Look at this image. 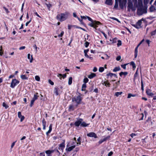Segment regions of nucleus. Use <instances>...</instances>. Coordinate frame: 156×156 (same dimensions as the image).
Here are the masks:
<instances>
[{"label":"nucleus","mask_w":156,"mask_h":156,"mask_svg":"<svg viewBox=\"0 0 156 156\" xmlns=\"http://www.w3.org/2000/svg\"><path fill=\"white\" fill-rule=\"evenodd\" d=\"M69 14V13L68 12L58 14L56 16V18L59 21L62 22L67 18Z\"/></svg>","instance_id":"1"},{"label":"nucleus","mask_w":156,"mask_h":156,"mask_svg":"<svg viewBox=\"0 0 156 156\" xmlns=\"http://www.w3.org/2000/svg\"><path fill=\"white\" fill-rule=\"evenodd\" d=\"M79 95L78 96H75L72 98V102H75L76 105H75L76 107H77L81 103L83 98L81 97V94H79Z\"/></svg>","instance_id":"2"},{"label":"nucleus","mask_w":156,"mask_h":156,"mask_svg":"<svg viewBox=\"0 0 156 156\" xmlns=\"http://www.w3.org/2000/svg\"><path fill=\"white\" fill-rule=\"evenodd\" d=\"M147 13V8L145 6H143L142 5H139V6L137 9V14L139 16L143 14Z\"/></svg>","instance_id":"3"},{"label":"nucleus","mask_w":156,"mask_h":156,"mask_svg":"<svg viewBox=\"0 0 156 156\" xmlns=\"http://www.w3.org/2000/svg\"><path fill=\"white\" fill-rule=\"evenodd\" d=\"M101 24V23L98 21L95 20L93 22H91V23L88 24V25L91 27H93L95 28L96 30L97 27H98V25Z\"/></svg>","instance_id":"4"},{"label":"nucleus","mask_w":156,"mask_h":156,"mask_svg":"<svg viewBox=\"0 0 156 156\" xmlns=\"http://www.w3.org/2000/svg\"><path fill=\"white\" fill-rule=\"evenodd\" d=\"M20 82L16 79H13L11 83L10 87L14 88Z\"/></svg>","instance_id":"5"},{"label":"nucleus","mask_w":156,"mask_h":156,"mask_svg":"<svg viewBox=\"0 0 156 156\" xmlns=\"http://www.w3.org/2000/svg\"><path fill=\"white\" fill-rule=\"evenodd\" d=\"M119 5L121 9H123L124 8V6L125 5L126 2L122 0H119Z\"/></svg>","instance_id":"6"},{"label":"nucleus","mask_w":156,"mask_h":156,"mask_svg":"<svg viewBox=\"0 0 156 156\" xmlns=\"http://www.w3.org/2000/svg\"><path fill=\"white\" fill-rule=\"evenodd\" d=\"M83 121V119L81 118H80L79 119L76 121L74 123V125L76 127H79V126L81 125V122Z\"/></svg>","instance_id":"7"},{"label":"nucleus","mask_w":156,"mask_h":156,"mask_svg":"<svg viewBox=\"0 0 156 156\" xmlns=\"http://www.w3.org/2000/svg\"><path fill=\"white\" fill-rule=\"evenodd\" d=\"M87 136L90 137H94L96 138H97V136L96 134L94 132H90L87 134Z\"/></svg>","instance_id":"8"},{"label":"nucleus","mask_w":156,"mask_h":156,"mask_svg":"<svg viewBox=\"0 0 156 156\" xmlns=\"http://www.w3.org/2000/svg\"><path fill=\"white\" fill-rule=\"evenodd\" d=\"M146 93L149 96L152 97L153 96L154 94L152 93L151 90L150 89H147L146 90Z\"/></svg>","instance_id":"9"},{"label":"nucleus","mask_w":156,"mask_h":156,"mask_svg":"<svg viewBox=\"0 0 156 156\" xmlns=\"http://www.w3.org/2000/svg\"><path fill=\"white\" fill-rule=\"evenodd\" d=\"M128 5L127 6L128 11H129L130 9H132L133 8V4L131 1H128Z\"/></svg>","instance_id":"10"},{"label":"nucleus","mask_w":156,"mask_h":156,"mask_svg":"<svg viewBox=\"0 0 156 156\" xmlns=\"http://www.w3.org/2000/svg\"><path fill=\"white\" fill-rule=\"evenodd\" d=\"M63 142L62 143L60 144L59 145V147H58V149L60 150L61 149L62 150H63L65 147V140H63Z\"/></svg>","instance_id":"11"},{"label":"nucleus","mask_w":156,"mask_h":156,"mask_svg":"<svg viewBox=\"0 0 156 156\" xmlns=\"http://www.w3.org/2000/svg\"><path fill=\"white\" fill-rule=\"evenodd\" d=\"M42 125L43 126V129L44 130H45L46 129V122L45 120V119L44 118H43L42 121Z\"/></svg>","instance_id":"12"},{"label":"nucleus","mask_w":156,"mask_h":156,"mask_svg":"<svg viewBox=\"0 0 156 156\" xmlns=\"http://www.w3.org/2000/svg\"><path fill=\"white\" fill-rule=\"evenodd\" d=\"M66 74H62L58 73L57 75V76L59 77L60 79L61 80L62 78V77L63 79H64L66 77Z\"/></svg>","instance_id":"13"},{"label":"nucleus","mask_w":156,"mask_h":156,"mask_svg":"<svg viewBox=\"0 0 156 156\" xmlns=\"http://www.w3.org/2000/svg\"><path fill=\"white\" fill-rule=\"evenodd\" d=\"M105 3L107 5H111L113 3L112 0H106Z\"/></svg>","instance_id":"14"},{"label":"nucleus","mask_w":156,"mask_h":156,"mask_svg":"<svg viewBox=\"0 0 156 156\" xmlns=\"http://www.w3.org/2000/svg\"><path fill=\"white\" fill-rule=\"evenodd\" d=\"M106 76H110L111 77H112V76H114V77L117 78V75L115 73H108Z\"/></svg>","instance_id":"15"},{"label":"nucleus","mask_w":156,"mask_h":156,"mask_svg":"<svg viewBox=\"0 0 156 156\" xmlns=\"http://www.w3.org/2000/svg\"><path fill=\"white\" fill-rule=\"evenodd\" d=\"M75 145H73L71 147H68V148H66V150L69 152L73 150V149L75 148Z\"/></svg>","instance_id":"16"},{"label":"nucleus","mask_w":156,"mask_h":156,"mask_svg":"<svg viewBox=\"0 0 156 156\" xmlns=\"http://www.w3.org/2000/svg\"><path fill=\"white\" fill-rule=\"evenodd\" d=\"M90 124L89 123L87 124L84 122H81V126L83 127H86L88 126Z\"/></svg>","instance_id":"17"},{"label":"nucleus","mask_w":156,"mask_h":156,"mask_svg":"<svg viewBox=\"0 0 156 156\" xmlns=\"http://www.w3.org/2000/svg\"><path fill=\"white\" fill-rule=\"evenodd\" d=\"M96 76V75L94 73H92L90 74L88 76V78L90 79H91L95 77Z\"/></svg>","instance_id":"18"},{"label":"nucleus","mask_w":156,"mask_h":156,"mask_svg":"<svg viewBox=\"0 0 156 156\" xmlns=\"http://www.w3.org/2000/svg\"><path fill=\"white\" fill-rule=\"evenodd\" d=\"M74 109V106L73 105H70L69 106V111H73Z\"/></svg>","instance_id":"19"},{"label":"nucleus","mask_w":156,"mask_h":156,"mask_svg":"<svg viewBox=\"0 0 156 156\" xmlns=\"http://www.w3.org/2000/svg\"><path fill=\"white\" fill-rule=\"evenodd\" d=\"M58 88L57 87H56L54 88V93L56 95H58Z\"/></svg>","instance_id":"20"},{"label":"nucleus","mask_w":156,"mask_h":156,"mask_svg":"<svg viewBox=\"0 0 156 156\" xmlns=\"http://www.w3.org/2000/svg\"><path fill=\"white\" fill-rule=\"evenodd\" d=\"M120 69L121 68L119 66L116 67L113 69V72H116L120 70Z\"/></svg>","instance_id":"21"},{"label":"nucleus","mask_w":156,"mask_h":156,"mask_svg":"<svg viewBox=\"0 0 156 156\" xmlns=\"http://www.w3.org/2000/svg\"><path fill=\"white\" fill-rule=\"evenodd\" d=\"M86 84L85 83L83 84L82 86L81 90L83 91L86 90Z\"/></svg>","instance_id":"22"},{"label":"nucleus","mask_w":156,"mask_h":156,"mask_svg":"<svg viewBox=\"0 0 156 156\" xmlns=\"http://www.w3.org/2000/svg\"><path fill=\"white\" fill-rule=\"evenodd\" d=\"M128 74V73L127 72H121L119 73V74L121 76H122V75H124L125 76H126Z\"/></svg>","instance_id":"23"},{"label":"nucleus","mask_w":156,"mask_h":156,"mask_svg":"<svg viewBox=\"0 0 156 156\" xmlns=\"http://www.w3.org/2000/svg\"><path fill=\"white\" fill-rule=\"evenodd\" d=\"M30 54H28L27 55V58L28 59H30V62L31 63L33 62V59L32 55H31V58L30 59Z\"/></svg>","instance_id":"24"},{"label":"nucleus","mask_w":156,"mask_h":156,"mask_svg":"<svg viewBox=\"0 0 156 156\" xmlns=\"http://www.w3.org/2000/svg\"><path fill=\"white\" fill-rule=\"evenodd\" d=\"M143 20V19H142L141 20H139L136 23V24H137L140 27H141V26L142 24V21Z\"/></svg>","instance_id":"25"},{"label":"nucleus","mask_w":156,"mask_h":156,"mask_svg":"<svg viewBox=\"0 0 156 156\" xmlns=\"http://www.w3.org/2000/svg\"><path fill=\"white\" fill-rule=\"evenodd\" d=\"M104 83L105 84V86H108V87H109L111 85L108 82V80H107V81H104Z\"/></svg>","instance_id":"26"},{"label":"nucleus","mask_w":156,"mask_h":156,"mask_svg":"<svg viewBox=\"0 0 156 156\" xmlns=\"http://www.w3.org/2000/svg\"><path fill=\"white\" fill-rule=\"evenodd\" d=\"M38 94V93H37L36 94H35L34 95V97H33V98H32V99L33 100H34L35 101L39 97L37 95Z\"/></svg>","instance_id":"27"},{"label":"nucleus","mask_w":156,"mask_h":156,"mask_svg":"<svg viewBox=\"0 0 156 156\" xmlns=\"http://www.w3.org/2000/svg\"><path fill=\"white\" fill-rule=\"evenodd\" d=\"M115 3L114 6V8L115 9H117L118 6V0H115Z\"/></svg>","instance_id":"28"},{"label":"nucleus","mask_w":156,"mask_h":156,"mask_svg":"<svg viewBox=\"0 0 156 156\" xmlns=\"http://www.w3.org/2000/svg\"><path fill=\"white\" fill-rule=\"evenodd\" d=\"M130 65L132 66L133 67V70H134L136 66H135V64L134 63V62H130Z\"/></svg>","instance_id":"29"},{"label":"nucleus","mask_w":156,"mask_h":156,"mask_svg":"<svg viewBox=\"0 0 156 156\" xmlns=\"http://www.w3.org/2000/svg\"><path fill=\"white\" fill-rule=\"evenodd\" d=\"M136 96V95L135 94H131L129 93V94L127 96V98H130L131 97H135Z\"/></svg>","instance_id":"30"},{"label":"nucleus","mask_w":156,"mask_h":156,"mask_svg":"<svg viewBox=\"0 0 156 156\" xmlns=\"http://www.w3.org/2000/svg\"><path fill=\"white\" fill-rule=\"evenodd\" d=\"M141 90L143 91L144 90V84H143V80L141 78Z\"/></svg>","instance_id":"31"},{"label":"nucleus","mask_w":156,"mask_h":156,"mask_svg":"<svg viewBox=\"0 0 156 156\" xmlns=\"http://www.w3.org/2000/svg\"><path fill=\"white\" fill-rule=\"evenodd\" d=\"M150 11L151 12H153L155 9V8L153 6H151L149 9Z\"/></svg>","instance_id":"32"},{"label":"nucleus","mask_w":156,"mask_h":156,"mask_svg":"<svg viewBox=\"0 0 156 156\" xmlns=\"http://www.w3.org/2000/svg\"><path fill=\"white\" fill-rule=\"evenodd\" d=\"M54 152V150H47L45 152L46 154H50Z\"/></svg>","instance_id":"33"},{"label":"nucleus","mask_w":156,"mask_h":156,"mask_svg":"<svg viewBox=\"0 0 156 156\" xmlns=\"http://www.w3.org/2000/svg\"><path fill=\"white\" fill-rule=\"evenodd\" d=\"M21 78L23 80H27L28 78L25 75H21L20 76Z\"/></svg>","instance_id":"34"},{"label":"nucleus","mask_w":156,"mask_h":156,"mask_svg":"<svg viewBox=\"0 0 156 156\" xmlns=\"http://www.w3.org/2000/svg\"><path fill=\"white\" fill-rule=\"evenodd\" d=\"M138 69L139 68H137V70L136 72V73H135L134 75V78H136L138 75Z\"/></svg>","instance_id":"35"},{"label":"nucleus","mask_w":156,"mask_h":156,"mask_svg":"<svg viewBox=\"0 0 156 156\" xmlns=\"http://www.w3.org/2000/svg\"><path fill=\"white\" fill-rule=\"evenodd\" d=\"M72 82V77H70L69 79L68 84L69 85H71Z\"/></svg>","instance_id":"36"},{"label":"nucleus","mask_w":156,"mask_h":156,"mask_svg":"<svg viewBox=\"0 0 156 156\" xmlns=\"http://www.w3.org/2000/svg\"><path fill=\"white\" fill-rule=\"evenodd\" d=\"M2 106L5 108V109H7L9 107V106L5 102L2 103Z\"/></svg>","instance_id":"37"},{"label":"nucleus","mask_w":156,"mask_h":156,"mask_svg":"<svg viewBox=\"0 0 156 156\" xmlns=\"http://www.w3.org/2000/svg\"><path fill=\"white\" fill-rule=\"evenodd\" d=\"M122 94V92H116L115 93V95L117 97L119 96V95H121Z\"/></svg>","instance_id":"38"},{"label":"nucleus","mask_w":156,"mask_h":156,"mask_svg":"<svg viewBox=\"0 0 156 156\" xmlns=\"http://www.w3.org/2000/svg\"><path fill=\"white\" fill-rule=\"evenodd\" d=\"M110 136H108L107 137L102 139L104 142L106 141L107 140H108L110 138Z\"/></svg>","instance_id":"39"},{"label":"nucleus","mask_w":156,"mask_h":156,"mask_svg":"<svg viewBox=\"0 0 156 156\" xmlns=\"http://www.w3.org/2000/svg\"><path fill=\"white\" fill-rule=\"evenodd\" d=\"M88 79L86 77L83 80V82L84 83L86 84V83L88 82Z\"/></svg>","instance_id":"40"},{"label":"nucleus","mask_w":156,"mask_h":156,"mask_svg":"<svg viewBox=\"0 0 156 156\" xmlns=\"http://www.w3.org/2000/svg\"><path fill=\"white\" fill-rule=\"evenodd\" d=\"M80 139H81V138L80 137H79L77 139V141H78V142H77V144H79V145H80L81 144V142L80 141Z\"/></svg>","instance_id":"41"},{"label":"nucleus","mask_w":156,"mask_h":156,"mask_svg":"<svg viewBox=\"0 0 156 156\" xmlns=\"http://www.w3.org/2000/svg\"><path fill=\"white\" fill-rule=\"evenodd\" d=\"M35 80L38 81H39L40 80V77L38 76H35Z\"/></svg>","instance_id":"42"},{"label":"nucleus","mask_w":156,"mask_h":156,"mask_svg":"<svg viewBox=\"0 0 156 156\" xmlns=\"http://www.w3.org/2000/svg\"><path fill=\"white\" fill-rule=\"evenodd\" d=\"M104 70V68L103 67H100L99 69V71L100 72H103Z\"/></svg>","instance_id":"43"},{"label":"nucleus","mask_w":156,"mask_h":156,"mask_svg":"<svg viewBox=\"0 0 156 156\" xmlns=\"http://www.w3.org/2000/svg\"><path fill=\"white\" fill-rule=\"evenodd\" d=\"M34 101H35L34 100H33V99H32V100H31V102H30V107H32L33 106V105H34Z\"/></svg>","instance_id":"44"},{"label":"nucleus","mask_w":156,"mask_h":156,"mask_svg":"<svg viewBox=\"0 0 156 156\" xmlns=\"http://www.w3.org/2000/svg\"><path fill=\"white\" fill-rule=\"evenodd\" d=\"M122 44V42L120 40H119L118 41V43L117 44V45L118 47L121 45Z\"/></svg>","instance_id":"45"},{"label":"nucleus","mask_w":156,"mask_h":156,"mask_svg":"<svg viewBox=\"0 0 156 156\" xmlns=\"http://www.w3.org/2000/svg\"><path fill=\"white\" fill-rule=\"evenodd\" d=\"M64 34V32L63 31H62L60 34L58 35V36L59 37H62L63 36Z\"/></svg>","instance_id":"46"},{"label":"nucleus","mask_w":156,"mask_h":156,"mask_svg":"<svg viewBox=\"0 0 156 156\" xmlns=\"http://www.w3.org/2000/svg\"><path fill=\"white\" fill-rule=\"evenodd\" d=\"M89 44V42H88L87 41H86L84 44L85 47L86 48H87Z\"/></svg>","instance_id":"47"},{"label":"nucleus","mask_w":156,"mask_h":156,"mask_svg":"<svg viewBox=\"0 0 156 156\" xmlns=\"http://www.w3.org/2000/svg\"><path fill=\"white\" fill-rule=\"evenodd\" d=\"M74 27H75L76 28H78V29H80L84 31H85V29H83V28H81V27H78V26H74Z\"/></svg>","instance_id":"48"},{"label":"nucleus","mask_w":156,"mask_h":156,"mask_svg":"<svg viewBox=\"0 0 156 156\" xmlns=\"http://www.w3.org/2000/svg\"><path fill=\"white\" fill-rule=\"evenodd\" d=\"M93 88H94V86H92L89 88V92H92L93 91Z\"/></svg>","instance_id":"49"},{"label":"nucleus","mask_w":156,"mask_h":156,"mask_svg":"<svg viewBox=\"0 0 156 156\" xmlns=\"http://www.w3.org/2000/svg\"><path fill=\"white\" fill-rule=\"evenodd\" d=\"M3 8L5 10V12H6V13H8L9 12V11L8 9L7 8H6L5 7H3Z\"/></svg>","instance_id":"50"},{"label":"nucleus","mask_w":156,"mask_h":156,"mask_svg":"<svg viewBox=\"0 0 156 156\" xmlns=\"http://www.w3.org/2000/svg\"><path fill=\"white\" fill-rule=\"evenodd\" d=\"M48 82L49 83L52 85H53L54 84V82L52 81L51 80H48Z\"/></svg>","instance_id":"51"},{"label":"nucleus","mask_w":156,"mask_h":156,"mask_svg":"<svg viewBox=\"0 0 156 156\" xmlns=\"http://www.w3.org/2000/svg\"><path fill=\"white\" fill-rule=\"evenodd\" d=\"M46 5L47 6L48 8V9H49L50 7L51 6V4H46Z\"/></svg>","instance_id":"52"},{"label":"nucleus","mask_w":156,"mask_h":156,"mask_svg":"<svg viewBox=\"0 0 156 156\" xmlns=\"http://www.w3.org/2000/svg\"><path fill=\"white\" fill-rule=\"evenodd\" d=\"M52 129V124H50L49 126V131L51 132Z\"/></svg>","instance_id":"53"},{"label":"nucleus","mask_w":156,"mask_h":156,"mask_svg":"<svg viewBox=\"0 0 156 156\" xmlns=\"http://www.w3.org/2000/svg\"><path fill=\"white\" fill-rule=\"evenodd\" d=\"M111 18L112 19L114 20H116V21H117L118 22H120L118 20V19H117L115 18L114 17H111Z\"/></svg>","instance_id":"54"},{"label":"nucleus","mask_w":156,"mask_h":156,"mask_svg":"<svg viewBox=\"0 0 156 156\" xmlns=\"http://www.w3.org/2000/svg\"><path fill=\"white\" fill-rule=\"evenodd\" d=\"M87 19H88V20H89L90 21H91V22H93L94 21L89 17L87 16Z\"/></svg>","instance_id":"55"},{"label":"nucleus","mask_w":156,"mask_h":156,"mask_svg":"<svg viewBox=\"0 0 156 156\" xmlns=\"http://www.w3.org/2000/svg\"><path fill=\"white\" fill-rule=\"evenodd\" d=\"M133 26L135 27V28H136L137 29H139L140 28V27L137 24H136L135 25H134Z\"/></svg>","instance_id":"56"},{"label":"nucleus","mask_w":156,"mask_h":156,"mask_svg":"<svg viewBox=\"0 0 156 156\" xmlns=\"http://www.w3.org/2000/svg\"><path fill=\"white\" fill-rule=\"evenodd\" d=\"M18 117L19 118H21V117L22 116V115H21V113L20 112H18Z\"/></svg>","instance_id":"57"},{"label":"nucleus","mask_w":156,"mask_h":156,"mask_svg":"<svg viewBox=\"0 0 156 156\" xmlns=\"http://www.w3.org/2000/svg\"><path fill=\"white\" fill-rule=\"evenodd\" d=\"M127 64H125L123 65H121V66L122 68H123L124 69H126V66Z\"/></svg>","instance_id":"58"},{"label":"nucleus","mask_w":156,"mask_h":156,"mask_svg":"<svg viewBox=\"0 0 156 156\" xmlns=\"http://www.w3.org/2000/svg\"><path fill=\"white\" fill-rule=\"evenodd\" d=\"M138 47L139 46H137L135 48V53H138Z\"/></svg>","instance_id":"59"},{"label":"nucleus","mask_w":156,"mask_h":156,"mask_svg":"<svg viewBox=\"0 0 156 156\" xmlns=\"http://www.w3.org/2000/svg\"><path fill=\"white\" fill-rule=\"evenodd\" d=\"M121 58V57L119 55V56H118L116 58V60H117V61H119L120 60Z\"/></svg>","instance_id":"60"},{"label":"nucleus","mask_w":156,"mask_h":156,"mask_svg":"<svg viewBox=\"0 0 156 156\" xmlns=\"http://www.w3.org/2000/svg\"><path fill=\"white\" fill-rule=\"evenodd\" d=\"M24 118H25L24 116H21V118H20V122H22L23 120L24 119Z\"/></svg>","instance_id":"61"},{"label":"nucleus","mask_w":156,"mask_h":156,"mask_svg":"<svg viewBox=\"0 0 156 156\" xmlns=\"http://www.w3.org/2000/svg\"><path fill=\"white\" fill-rule=\"evenodd\" d=\"M113 154L112 151H110L108 154V156H111Z\"/></svg>","instance_id":"62"},{"label":"nucleus","mask_w":156,"mask_h":156,"mask_svg":"<svg viewBox=\"0 0 156 156\" xmlns=\"http://www.w3.org/2000/svg\"><path fill=\"white\" fill-rule=\"evenodd\" d=\"M130 136L132 138L134 136H136V134L135 133H132L130 134Z\"/></svg>","instance_id":"63"},{"label":"nucleus","mask_w":156,"mask_h":156,"mask_svg":"<svg viewBox=\"0 0 156 156\" xmlns=\"http://www.w3.org/2000/svg\"><path fill=\"white\" fill-rule=\"evenodd\" d=\"M103 142H104V141L102 139H101L98 142V144H102Z\"/></svg>","instance_id":"64"}]
</instances>
